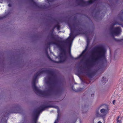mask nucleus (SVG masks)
<instances>
[{
	"mask_svg": "<svg viewBox=\"0 0 123 123\" xmlns=\"http://www.w3.org/2000/svg\"><path fill=\"white\" fill-rule=\"evenodd\" d=\"M100 112L101 113L104 114L105 115L108 112V110L107 109H102L101 110Z\"/></svg>",
	"mask_w": 123,
	"mask_h": 123,
	"instance_id": "1",
	"label": "nucleus"
},
{
	"mask_svg": "<svg viewBox=\"0 0 123 123\" xmlns=\"http://www.w3.org/2000/svg\"><path fill=\"white\" fill-rule=\"evenodd\" d=\"M115 100H113V104H114V103H115Z\"/></svg>",
	"mask_w": 123,
	"mask_h": 123,
	"instance_id": "2",
	"label": "nucleus"
},
{
	"mask_svg": "<svg viewBox=\"0 0 123 123\" xmlns=\"http://www.w3.org/2000/svg\"><path fill=\"white\" fill-rule=\"evenodd\" d=\"M98 123H102L100 121H99L98 122Z\"/></svg>",
	"mask_w": 123,
	"mask_h": 123,
	"instance_id": "3",
	"label": "nucleus"
},
{
	"mask_svg": "<svg viewBox=\"0 0 123 123\" xmlns=\"http://www.w3.org/2000/svg\"><path fill=\"white\" fill-rule=\"evenodd\" d=\"M8 6H10V4H9V5H8Z\"/></svg>",
	"mask_w": 123,
	"mask_h": 123,
	"instance_id": "4",
	"label": "nucleus"
},
{
	"mask_svg": "<svg viewBox=\"0 0 123 123\" xmlns=\"http://www.w3.org/2000/svg\"><path fill=\"white\" fill-rule=\"evenodd\" d=\"M119 30H120V29L119 28Z\"/></svg>",
	"mask_w": 123,
	"mask_h": 123,
	"instance_id": "5",
	"label": "nucleus"
},
{
	"mask_svg": "<svg viewBox=\"0 0 123 123\" xmlns=\"http://www.w3.org/2000/svg\"><path fill=\"white\" fill-rule=\"evenodd\" d=\"M120 121H118V122H120Z\"/></svg>",
	"mask_w": 123,
	"mask_h": 123,
	"instance_id": "6",
	"label": "nucleus"
}]
</instances>
